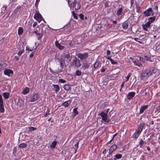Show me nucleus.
I'll list each match as a JSON object with an SVG mask.
<instances>
[{
    "instance_id": "nucleus-9",
    "label": "nucleus",
    "mask_w": 160,
    "mask_h": 160,
    "mask_svg": "<svg viewBox=\"0 0 160 160\" xmlns=\"http://www.w3.org/2000/svg\"><path fill=\"white\" fill-rule=\"evenodd\" d=\"M152 11V9L151 8H149L147 9L146 10L144 11L143 12L144 15L145 17L150 16L151 15Z\"/></svg>"
},
{
    "instance_id": "nucleus-25",
    "label": "nucleus",
    "mask_w": 160,
    "mask_h": 160,
    "mask_svg": "<svg viewBox=\"0 0 160 160\" xmlns=\"http://www.w3.org/2000/svg\"><path fill=\"white\" fill-rule=\"evenodd\" d=\"M117 148V146L116 144H114L111 147H110L109 149H110L112 152H113L116 150Z\"/></svg>"
},
{
    "instance_id": "nucleus-26",
    "label": "nucleus",
    "mask_w": 160,
    "mask_h": 160,
    "mask_svg": "<svg viewBox=\"0 0 160 160\" xmlns=\"http://www.w3.org/2000/svg\"><path fill=\"white\" fill-rule=\"evenodd\" d=\"M113 160H116L117 159H120L122 157V155L121 154H118L114 156Z\"/></svg>"
},
{
    "instance_id": "nucleus-64",
    "label": "nucleus",
    "mask_w": 160,
    "mask_h": 160,
    "mask_svg": "<svg viewBox=\"0 0 160 160\" xmlns=\"http://www.w3.org/2000/svg\"><path fill=\"white\" fill-rule=\"evenodd\" d=\"M110 54V51L109 50L107 51V55H109Z\"/></svg>"
},
{
    "instance_id": "nucleus-45",
    "label": "nucleus",
    "mask_w": 160,
    "mask_h": 160,
    "mask_svg": "<svg viewBox=\"0 0 160 160\" xmlns=\"http://www.w3.org/2000/svg\"><path fill=\"white\" fill-rule=\"evenodd\" d=\"M160 112V105L158 106L156 108V109L155 110V112L156 113H159Z\"/></svg>"
},
{
    "instance_id": "nucleus-58",
    "label": "nucleus",
    "mask_w": 160,
    "mask_h": 160,
    "mask_svg": "<svg viewBox=\"0 0 160 160\" xmlns=\"http://www.w3.org/2000/svg\"><path fill=\"white\" fill-rule=\"evenodd\" d=\"M106 69L104 68L103 67H102V69L101 70V72H103L105 71Z\"/></svg>"
},
{
    "instance_id": "nucleus-18",
    "label": "nucleus",
    "mask_w": 160,
    "mask_h": 160,
    "mask_svg": "<svg viewBox=\"0 0 160 160\" xmlns=\"http://www.w3.org/2000/svg\"><path fill=\"white\" fill-rule=\"evenodd\" d=\"M140 133V132H139L137 130L132 135V138H137L138 137Z\"/></svg>"
},
{
    "instance_id": "nucleus-11",
    "label": "nucleus",
    "mask_w": 160,
    "mask_h": 160,
    "mask_svg": "<svg viewBox=\"0 0 160 160\" xmlns=\"http://www.w3.org/2000/svg\"><path fill=\"white\" fill-rule=\"evenodd\" d=\"M4 74L8 76H10V74H13V71L12 70L10 69H6L4 71Z\"/></svg>"
},
{
    "instance_id": "nucleus-57",
    "label": "nucleus",
    "mask_w": 160,
    "mask_h": 160,
    "mask_svg": "<svg viewBox=\"0 0 160 160\" xmlns=\"http://www.w3.org/2000/svg\"><path fill=\"white\" fill-rule=\"evenodd\" d=\"M142 28L145 31H148V27H145L143 25Z\"/></svg>"
},
{
    "instance_id": "nucleus-63",
    "label": "nucleus",
    "mask_w": 160,
    "mask_h": 160,
    "mask_svg": "<svg viewBox=\"0 0 160 160\" xmlns=\"http://www.w3.org/2000/svg\"><path fill=\"white\" fill-rule=\"evenodd\" d=\"M73 16L75 19H78V16L76 14H75Z\"/></svg>"
},
{
    "instance_id": "nucleus-17",
    "label": "nucleus",
    "mask_w": 160,
    "mask_h": 160,
    "mask_svg": "<svg viewBox=\"0 0 160 160\" xmlns=\"http://www.w3.org/2000/svg\"><path fill=\"white\" fill-rule=\"evenodd\" d=\"M144 58H145V61H149L151 62H154V58H152L151 57L148 56L147 55H145L144 56Z\"/></svg>"
},
{
    "instance_id": "nucleus-39",
    "label": "nucleus",
    "mask_w": 160,
    "mask_h": 160,
    "mask_svg": "<svg viewBox=\"0 0 160 160\" xmlns=\"http://www.w3.org/2000/svg\"><path fill=\"white\" fill-rule=\"evenodd\" d=\"M4 111L3 104L0 105V112L2 113Z\"/></svg>"
},
{
    "instance_id": "nucleus-8",
    "label": "nucleus",
    "mask_w": 160,
    "mask_h": 160,
    "mask_svg": "<svg viewBox=\"0 0 160 160\" xmlns=\"http://www.w3.org/2000/svg\"><path fill=\"white\" fill-rule=\"evenodd\" d=\"M135 92H129L126 96L127 99L128 100L132 99L135 96Z\"/></svg>"
},
{
    "instance_id": "nucleus-33",
    "label": "nucleus",
    "mask_w": 160,
    "mask_h": 160,
    "mask_svg": "<svg viewBox=\"0 0 160 160\" xmlns=\"http://www.w3.org/2000/svg\"><path fill=\"white\" fill-rule=\"evenodd\" d=\"M155 17H151L148 18V21L150 23H152L155 20Z\"/></svg>"
},
{
    "instance_id": "nucleus-21",
    "label": "nucleus",
    "mask_w": 160,
    "mask_h": 160,
    "mask_svg": "<svg viewBox=\"0 0 160 160\" xmlns=\"http://www.w3.org/2000/svg\"><path fill=\"white\" fill-rule=\"evenodd\" d=\"M71 85H70L69 84H64L63 86V88L66 91H68L69 90H71Z\"/></svg>"
},
{
    "instance_id": "nucleus-31",
    "label": "nucleus",
    "mask_w": 160,
    "mask_h": 160,
    "mask_svg": "<svg viewBox=\"0 0 160 160\" xmlns=\"http://www.w3.org/2000/svg\"><path fill=\"white\" fill-rule=\"evenodd\" d=\"M23 29L22 28L19 27L18 28V33L19 35H21L23 32Z\"/></svg>"
},
{
    "instance_id": "nucleus-29",
    "label": "nucleus",
    "mask_w": 160,
    "mask_h": 160,
    "mask_svg": "<svg viewBox=\"0 0 160 160\" xmlns=\"http://www.w3.org/2000/svg\"><path fill=\"white\" fill-rule=\"evenodd\" d=\"M9 93L7 92H4L3 94V96L5 99L8 98L9 97Z\"/></svg>"
},
{
    "instance_id": "nucleus-56",
    "label": "nucleus",
    "mask_w": 160,
    "mask_h": 160,
    "mask_svg": "<svg viewBox=\"0 0 160 160\" xmlns=\"http://www.w3.org/2000/svg\"><path fill=\"white\" fill-rule=\"evenodd\" d=\"M143 144V141L142 139L140 140V142L139 143V145L141 147Z\"/></svg>"
},
{
    "instance_id": "nucleus-15",
    "label": "nucleus",
    "mask_w": 160,
    "mask_h": 160,
    "mask_svg": "<svg viewBox=\"0 0 160 160\" xmlns=\"http://www.w3.org/2000/svg\"><path fill=\"white\" fill-rule=\"evenodd\" d=\"M128 20H126L122 23V26L123 29L126 30L128 28Z\"/></svg>"
},
{
    "instance_id": "nucleus-2",
    "label": "nucleus",
    "mask_w": 160,
    "mask_h": 160,
    "mask_svg": "<svg viewBox=\"0 0 160 160\" xmlns=\"http://www.w3.org/2000/svg\"><path fill=\"white\" fill-rule=\"evenodd\" d=\"M68 2L70 7L74 8L76 10H78L80 8V3L77 1H74L71 2V1H68Z\"/></svg>"
},
{
    "instance_id": "nucleus-20",
    "label": "nucleus",
    "mask_w": 160,
    "mask_h": 160,
    "mask_svg": "<svg viewBox=\"0 0 160 160\" xmlns=\"http://www.w3.org/2000/svg\"><path fill=\"white\" fill-rule=\"evenodd\" d=\"M73 62L75 63V65L76 67H78L81 66L79 60H77V58H75L73 60Z\"/></svg>"
},
{
    "instance_id": "nucleus-50",
    "label": "nucleus",
    "mask_w": 160,
    "mask_h": 160,
    "mask_svg": "<svg viewBox=\"0 0 160 160\" xmlns=\"http://www.w3.org/2000/svg\"><path fill=\"white\" fill-rule=\"evenodd\" d=\"M131 73H128V75L126 77V81H125V82H127L128 80L129 79V78L131 76Z\"/></svg>"
},
{
    "instance_id": "nucleus-27",
    "label": "nucleus",
    "mask_w": 160,
    "mask_h": 160,
    "mask_svg": "<svg viewBox=\"0 0 160 160\" xmlns=\"http://www.w3.org/2000/svg\"><path fill=\"white\" fill-rule=\"evenodd\" d=\"M57 143L56 141H54L50 145V147L52 148H55L56 145Z\"/></svg>"
},
{
    "instance_id": "nucleus-38",
    "label": "nucleus",
    "mask_w": 160,
    "mask_h": 160,
    "mask_svg": "<svg viewBox=\"0 0 160 160\" xmlns=\"http://www.w3.org/2000/svg\"><path fill=\"white\" fill-rule=\"evenodd\" d=\"M7 7L8 6L7 5H4L1 8L2 12L1 13H4Z\"/></svg>"
},
{
    "instance_id": "nucleus-52",
    "label": "nucleus",
    "mask_w": 160,
    "mask_h": 160,
    "mask_svg": "<svg viewBox=\"0 0 160 160\" xmlns=\"http://www.w3.org/2000/svg\"><path fill=\"white\" fill-rule=\"evenodd\" d=\"M110 61L111 63L113 65L116 64L118 63L117 62L114 61L112 59Z\"/></svg>"
},
{
    "instance_id": "nucleus-24",
    "label": "nucleus",
    "mask_w": 160,
    "mask_h": 160,
    "mask_svg": "<svg viewBox=\"0 0 160 160\" xmlns=\"http://www.w3.org/2000/svg\"><path fill=\"white\" fill-rule=\"evenodd\" d=\"M50 72L53 74L58 73L59 72H62V69H58L56 71H52L51 68L50 69Z\"/></svg>"
},
{
    "instance_id": "nucleus-42",
    "label": "nucleus",
    "mask_w": 160,
    "mask_h": 160,
    "mask_svg": "<svg viewBox=\"0 0 160 160\" xmlns=\"http://www.w3.org/2000/svg\"><path fill=\"white\" fill-rule=\"evenodd\" d=\"M28 128L29 131H34L37 129L36 128L32 126L29 127Z\"/></svg>"
},
{
    "instance_id": "nucleus-40",
    "label": "nucleus",
    "mask_w": 160,
    "mask_h": 160,
    "mask_svg": "<svg viewBox=\"0 0 160 160\" xmlns=\"http://www.w3.org/2000/svg\"><path fill=\"white\" fill-rule=\"evenodd\" d=\"M122 8H119V9L118 10L117 12V14L119 15L121 14L122 11Z\"/></svg>"
},
{
    "instance_id": "nucleus-41",
    "label": "nucleus",
    "mask_w": 160,
    "mask_h": 160,
    "mask_svg": "<svg viewBox=\"0 0 160 160\" xmlns=\"http://www.w3.org/2000/svg\"><path fill=\"white\" fill-rule=\"evenodd\" d=\"M153 31H156L159 29V28L157 26L154 25L153 27Z\"/></svg>"
},
{
    "instance_id": "nucleus-13",
    "label": "nucleus",
    "mask_w": 160,
    "mask_h": 160,
    "mask_svg": "<svg viewBox=\"0 0 160 160\" xmlns=\"http://www.w3.org/2000/svg\"><path fill=\"white\" fill-rule=\"evenodd\" d=\"M132 62L134 63V65L140 67H142V64L138 59H134Z\"/></svg>"
},
{
    "instance_id": "nucleus-55",
    "label": "nucleus",
    "mask_w": 160,
    "mask_h": 160,
    "mask_svg": "<svg viewBox=\"0 0 160 160\" xmlns=\"http://www.w3.org/2000/svg\"><path fill=\"white\" fill-rule=\"evenodd\" d=\"M37 48V46H36L34 48H29L28 49V51H33L34 50H36Z\"/></svg>"
},
{
    "instance_id": "nucleus-30",
    "label": "nucleus",
    "mask_w": 160,
    "mask_h": 160,
    "mask_svg": "<svg viewBox=\"0 0 160 160\" xmlns=\"http://www.w3.org/2000/svg\"><path fill=\"white\" fill-rule=\"evenodd\" d=\"M27 146V145L24 143H21L18 146V148H26Z\"/></svg>"
},
{
    "instance_id": "nucleus-5",
    "label": "nucleus",
    "mask_w": 160,
    "mask_h": 160,
    "mask_svg": "<svg viewBox=\"0 0 160 160\" xmlns=\"http://www.w3.org/2000/svg\"><path fill=\"white\" fill-rule=\"evenodd\" d=\"M98 115L101 116L102 117V119L103 121L107 123L109 122V120H107L108 116L106 113L102 112L101 113H99L98 114Z\"/></svg>"
},
{
    "instance_id": "nucleus-53",
    "label": "nucleus",
    "mask_w": 160,
    "mask_h": 160,
    "mask_svg": "<svg viewBox=\"0 0 160 160\" xmlns=\"http://www.w3.org/2000/svg\"><path fill=\"white\" fill-rule=\"evenodd\" d=\"M139 60L140 61H142V62H145V58H142L141 57H140L139 58Z\"/></svg>"
},
{
    "instance_id": "nucleus-23",
    "label": "nucleus",
    "mask_w": 160,
    "mask_h": 160,
    "mask_svg": "<svg viewBox=\"0 0 160 160\" xmlns=\"http://www.w3.org/2000/svg\"><path fill=\"white\" fill-rule=\"evenodd\" d=\"M29 88L26 87L23 90L22 93L24 95L27 94L29 92Z\"/></svg>"
},
{
    "instance_id": "nucleus-6",
    "label": "nucleus",
    "mask_w": 160,
    "mask_h": 160,
    "mask_svg": "<svg viewBox=\"0 0 160 160\" xmlns=\"http://www.w3.org/2000/svg\"><path fill=\"white\" fill-rule=\"evenodd\" d=\"M77 56L80 60H83L86 59L88 58V53L87 52H85L83 53H78L77 54Z\"/></svg>"
},
{
    "instance_id": "nucleus-12",
    "label": "nucleus",
    "mask_w": 160,
    "mask_h": 160,
    "mask_svg": "<svg viewBox=\"0 0 160 160\" xmlns=\"http://www.w3.org/2000/svg\"><path fill=\"white\" fill-rule=\"evenodd\" d=\"M148 105L142 106L140 109L139 114H141L144 111L148 108Z\"/></svg>"
},
{
    "instance_id": "nucleus-54",
    "label": "nucleus",
    "mask_w": 160,
    "mask_h": 160,
    "mask_svg": "<svg viewBox=\"0 0 160 160\" xmlns=\"http://www.w3.org/2000/svg\"><path fill=\"white\" fill-rule=\"evenodd\" d=\"M79 17L82 20H83L84 19V15L82 14L81 13L79 14Z\"/></svg>"
},
{
    "instance_id": "nucleus-49",
    "label": "nucleus",
    "mask_w": 160,
    "mask_h": 160,
    "mask_svg": "<svg viewBox=\"0 0 160 160\" xmlns=\"http://www.w3.org/2000/svg\"><path fill=\"white\" fill-rule=\"evenodd\" d=\"M49 112H50V110L48 109L47 111H46L45 114L44 115V117H46L48 116V115H49L50 114Z\"/></svg>"
},
{
    "instance_id": "nucleus-62",
    "label": "nucleus",
    "mask_w": 160,
    "mask_h": 160,
    "mask_svg": "<svg viewBox=\"0 0 160 160\" xmlns=\"http://www.w3.org/2000/svg\"><path fill=\"white\" fill-rule=\"evenodd\" d=\"M125 81H124L121 84V88H122L124 86V84L125 82Z\"/></svg>"
},
{
    "instance_id": "nucleus-3",
    "label": "nucleus",
    "mask_w": 160,
    "mask_h": 160,
    "mask_svg": "<svg viewBox=\"0 0 160 160\" xmlns=\"http://www.w3.org/2000/svg\"><path fill=\"white\" fill-rule=\"evenodd\" d=\"M70 53H65L62 57V58L64 60V62H65L67 65L71 62L72 59V55Z\"/></svg>"
},
{
    "instance_id": "nucleus-19",
    "label": "nucleus",
    "mask_w": 160,
    "mask_h": 160,
    "mask_svg": "<svg viewBox=\"0 0 160 160\" xmlns=\"http://www.w3.org/2000/svg\"><path fill=\"white\" fill-rule=\"evenodd\" d=\"M61 68L60 69H63L64 67V64H66L65 62H64V60L62 58L60 60L59 62Z\"/></svg>"
},
{
    "instance_id": "nucleus-43",
    "label": "nucleus",
    "mask_w": 160,
    "mask_h": 160,
    "mask_svg": "<svg viewBox=\"0 0 160 160\" xmlns=\"http://www.w3.org/2000/svg\"><path fill=\"white\" fill-rule=\"evenodd\" d=\"M37 36H36L37 38V39L38 40H40L41 38H42V33H40L39 35H37Z\"/></svg>"
},
{
    "instance_id": "nucleus-60",
    "label": "nucleus",
    "mask_w": 160,
    "mask_h": 160,
    "mask_svg": "<svg viewBox=\"0 0 160 160\" xmlns=\"http://www.w3.org/2000/svg\"><path fill=\"white\" fill-rule=\"evenodd\" d=\"M154 9H156L157 11H158V6L156 4H155V6H154Z\"/></svg>"
},
{
    "instance_id": "nucleus-47",
    "label": "nucleus",
    "mask_w": 160,
    "mask_h": 160,
    "mask_svg": "<svg viewBox=\"0 0 160 160\" xmlns=\"http://www.w3.org/2000/svg\"><path fill=\"white\" fill-rule=\"evenodd\" d=\"M2 104H3V101L2 98V96L0 94V105Z\"/></svg>"
},
{
    "instance_id": "nucleus-4",
    "label": "nucleus",
    "mask_w": 160,
    "mask_h": 160,
    "mask_svg": "<svg viewBox=\"0 0 160 160\" xmlns=\"http://www.w3.org/2000/svg\"><path fill=\"white\" fill-rule=\"evenodd\" d=\"M36 13L34 16V18L37 20L39 22H40L42 19H43L44 21V20L43 18L41 15L39 13V11L36 10Z\"/></svg>"
},
{
    "instance_id": "nucleus-51",
    "label": "nucleus",
    "mask_w": 160,
    "mask_h": 160,
    "mask_svg": "<svg viewBox=\"0 0 160 160\" xmlns=\"http://www.w3.org/2000/svg\"><path fill=\"white\" fill-rule=\"evenodd\" d=\"M151 24V23H150V22H148L143 25L145 27L148 28L150 27Z\"/></svg>"
},
{
    "instance_id": "nucleus-16",
    "label": "nucleus",
    "mask_w": 160,
    "mask_h": 160,
    "mask_svg": "<svg viewBox=\"0 0 160 160\" xmlns=\"http://www.w3.org/2000/svg\"><path fill=\"white\" fill-rule=\"evenodd\" d=\"M55 45L56 47L58 48L60 50H62L64 48L63 46H62L58 42V41H56L55 42Z\"/></svg>"
},
{
    "instance_id": "nucleus-32",
    "label": "nucleus",
    "mask_w": 160,
    "mask_h": 160,
    "mask_svg": "<svg viewBox=\"0 0 160 160\" xmlns=\"http://www.w3.org/2000/svg\"><path fill=\"white\" fill-rule=\"evenodd\" d=\"M52 86L56 89L55 91L56 92H58L60 90V88L58 85L53 84Z\"/></svg>"
},
{
    "instance_id": "nucleus-34",
    "label": "nucleus",
    "mask_w": 160,
    "mask_h": 160,
    "mask_svg": "<svg viewBox=\"0 0 160 160\" xmlns=\"http://www.w3.org/2000/svg\"><path fill=\"white\" fill-rule=\"evenodd\" d=\"M155 47L156 50L160 49V42H157L155 44Z\"/></svg>"
},
{
    "instance_id": "nucleus-61",
    "label": "nucleus",
    "mask_w": 160,
    "mask_h": 160,
    "mask_svg": "<svg viewBox=\"0 0 160 160\" xmlns=\"http://www.w3.org/2000/svg\"><path fill=\"white\" fill-rule=\"evenodd\" d=\"M37 25V23L36 22H34L32 25V27H35Z\"/></svg>"
},
{
    "instance_id": "nucleus-1",
    "label": "nucleus",
    "mask_w": 160,
    "mask_h": 160,
    "mask_svg": "<svg viewBox=\"0 0 160 160\" xmlns=\"http://www.w3.org/2000/svg\"><path fill=\"white\" fill-rule=\"evenodd\" d=\"M157 70L155 67L148 68L142 71L140 74L141 80H145L151 76L155 74Z\"/></svg>"
},
{
    "instance_id": "nucleus-35",
    "label": "nucleus",
    "mask_w": 160,
    "mask_h": 160,
    "mask_svg": "<svg viewBox=\"0 0 160 160\" xmlns=\"http://www.w3.org/2000/svg\"><path fill=\"white\" fill-rule=\"evenodd\" d=\"M104 5L105 7H109L111 6V3L109 1H108L105 2Z\"/></svg>"
},
{
    "instance_id": "nucleus-7",
    "label": "nucleus",
    "mask_w": 160,
    "mask_h": 160,
    "mask_svg": "<svg viewBox=\"0 0 160 160\" xmlns=\"http://www.w3.org/2000/svg\"><path fill=\"white\" fill-rule=\"evenodd\" d=\"M39 98V95L38 93H33L32 96L31 98L30 101L34 102L37 101Z\"/></svg>"
},
{
    "instance_id": "nucleus-28",
    "label": "nucleus",
    "mask_w": 160,
    "mask_h": 160,
    "mask_svg": "<svg viewBox=\"0 0 160 160\" xmlns=\"http://www.w3.org/2000/svg\"><path fill=\"white\" fill-rule=\"evenodd\" d=\"M100 64V62L99 61L96 62L94 64L93 68L95 69L99 67Z\"/></svg>"
},
{
    "instance_id": "nucleus-59",
    "label": "nucleus",
    "mask_w": 160,
    "mask_h": 160,
    "mask_svg": "<svg viewBox=\"0 0 160 160\" xmlns=\"http://www.w3.org/2000/svg\"><path fill=\"white\" fill-rule=\"evenodd\" d=\"M33 33H35L36 35H40V33L38 32L37 30H35V31H34L33 32Z\"/></svg>"
},
{
    "instance_id": "nucleus-22",
    "label": "nucleus",
    "mask_w": 160,
    "mask_h": 160,
    "mask_svg": "<svg viewBox=\"0 0 160 160\" xmlns=\"http://www.w3.org/2000/svg\"><path fill=\"white\" fill-rule=\"evenodd\" d=\"M78 108H74L72 112V116L73 118H74L75 116L78 114V112L77 110Z\"/></svg>"
},
{
    "instance_id": "nucleus-37",
    "label": "nucleus",
    "mask_w": 160,
    "mask_h": 160,
    "mask_svg": "<svg viewBox=\"0 0 160 160\" xmlns=\"http://www.w3.org/2000/svg\"><path fill=\"white\" fill-rule=\"evenodd\" d=\"M79 142V140H78L76 142V143L74 145V146L76 148L75 149V152H76L77 149L78 148V144Z\"/></svg>"
},
{
    "instance_id": "nucleus-48",
    "label": "nucleus",
    "mask_w": 160,
    "mask_h": 160,
    "mask_svg": "<svg viewBox=\"0 0 160 160\" xmlns=\"http://www.w3.org/2000/svg\"><path fill=\"white\" fill-rule=\"evenodd\" d=\"M58 82L61 83H65L66 82V81L62 79H59Z\"/></svg>"
},
{
    "instance_id": "nucleus-14",
    "label": "nucleus",
    "mask_w": 160,
    "mask_h": 160,
    "mask_svg": "<svg viewBox=\"0 0 160 160\" xmlns=\"http://www.w3.org/2000/svg\"><path fill=\"white\" fill-rule=\"evenodd\" d=\"M71 102L72 100L70 99L63 102L61 105L62 106H64L65 107H67L71 104Z\"/></svg>"
},
{
    "instance_id": "nucleus-46",
    "label": "nucleus",
    "mask_w": 160,
    "mask_h": 160,
    "mask_svg": "<svg viewBox=\"0 0 160 160\" xmlns=\"http://www.w3.org/2000/svg\"><path fill=\"white\" fill-rule=\"evenodd\" d=\"M24 50L23 49L22 50H20L18 53V54L19 56H20L24 52Z\"/></svg>"
},
{
    "instance_id": "nucleus-44",
    "label": "nucleus",
    "mask_w": 160,
    "mask_h": 160,
    "mask_svg": "<svg viewBox=\"0 0 160 160\" xmlns=\"http://www.w3.org/2000/svg\"><path fill=\"white\" fill-rule=\"evenodd\" d=\"M82 72L79 70H77L76 72V74L77 76H80L81 75Z\"/></svg>"
},
{
    "instance_id": "nucleus-10",
    "label": "nucleus",
    "mask_w": 160,
    "mask_h": 160,
    "mask_svg": "<svg viewBox=\"0 0 160 160\" xmlns=\"http://www.w3.org/2000/svg\"><path fill=\"white\" fill-rule=\"evenodd\" d=\"M145 126V123L143 122H142L140 123L138 126V130H137L141 133L143 128Z\"/></svg>"
},
{
    "instance_id": "nucleus-36",
    "label": "nucleus",
    "mask_w": 160,
    "mask_h": 160,
    "mask_svg": "<svg viewBox=\"0 0 160 160\" xmlns=\"http://www.w3.org/2000/svg\"><path fill=\"white\" fill-rule=\"evenodd\" d=\"M89 67V65L87 63H84L82 66V68L83 69H85L88 68Z\"/></svg>"
}]
</instances>
